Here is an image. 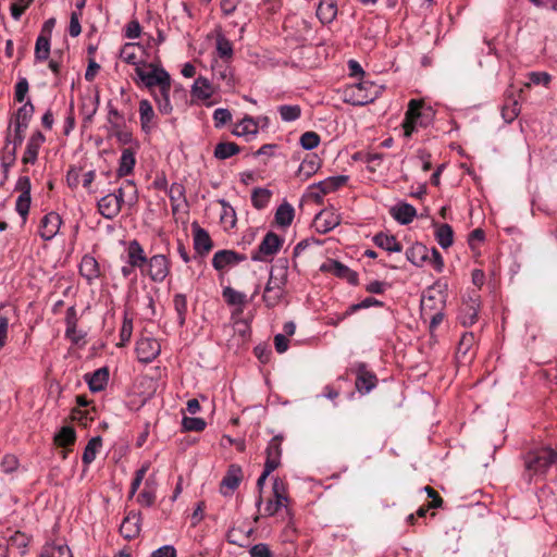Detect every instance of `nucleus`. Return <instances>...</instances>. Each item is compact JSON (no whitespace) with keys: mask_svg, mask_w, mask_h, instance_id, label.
I'll list each match as a JSON object with an SVG mask.
<instances>
[{"mask_svg":"<svg viewBox=\"0 0 557 557\" xmlns=\"http://www.w3.org/2000/svg\"><path fill=\"white\" fill-rule=\"evenodd\" d=\"M522 478L527 483L544 478L552 466L557 465V453L550 447H540L523 456Z\"/></svg>","mask_w":557,"mask_h":557,"instance_id":"obj_1","label":"nucleus"},{"mask_svg":"<svg viewBox=\"0 0 557 557\" xmlns=\"http://www.w3.org/2000/svg\"><path fill=\"white\" fill-rule=\"evenodd\" d=\"M435 119V110L422 99H411L403 121L404 135L411 137L418 127L426 128Z\"/></svg>","mask_w":557,"mask_h":557,"instance_id":"obj_2","label":"nucleus"},{"mask_svg":"<svg viewBox=\"0 0 557 557\" xmlns=\"http://www.w3.org/2000/svg\"><path fill=\"white\" fill-rule=\"evenodd\" d=\"M380 94L379 87L372 82L350 85L344 90V101L352 106H364L373 102Z\"/></svg>","mask_w":557,"mask_h":557,"instance_id":"obj_3","label":"nucleus"},{"mask_svg":"<svg viewBox=\"0 0 557 557\" xmlns=\"http://www.w3.org/2000/svg\"><path fill=\"white\" fill-rule=\"evenodd\" d=\"M149 67H151L150 72L144 71L140 66L135 67V72L144 85L149 89L156 86L159 87V90L171 89L170 74L153 64H149Z\"/></svg>","mask_w":557,"mask_h":557,"instance_id":"obj_4","label":"nucleus"},{"mask_svg":"<svg viewBox=\"0 0 557 557\" xmlns=\"http://www.w3.org/2000/svg\"><path fill=\"white\" fill-rule=\"evenodd\" d=\"M351 372L356 375L355 386L359 393L368 394L377 385V376L369 369L367 363H355Z\"/></svg>","mask_w":557,"mask_h":557,"instance_id":"obj_5","label":"nucleus"},{"mask_svg":"<svg viewBox=\"0 0 557 557\" xmlns=\"http://www.w3.org/2000/svg\"><path fill=\"white\" fill-rule=\"evenodd\" d=\"M282 245L283 239L277 234L274 232H268L259 244L258 249L252 251L251 260L265 261L268 257L274 256Z\"/></svg>","mask_w":557,"mask_h":557,"instance_id":"obj_6","label":"nucleus"},{"mask_svg":"<svg viewBox=\"0 0 557 557\" xmlns=\"http://www.w3.org/2000/svg\"><path fill=\"white\" fill-rule=\"evenodd\" d=\"M147 275L152 282L161 283L170 274V260L164 255H154L147 260Z\"/></svg>","mask_w":557,"mask_h":557,"instance_id":"obj_7","label":"nucleus"},{"mask_svg":"<svg viewBox=\"0 0 557 557\" xmlns=\"http://www.w3.org/2000/svg\"><path fill=\"white\" fill-rule=\"evenodd\" d=\"M480 304V295L476 293L463 299L458 314V319L463 326H471L478 321Z\"/></svg>","mask_w":557,"mask_h":557,"instance_id":"obj_8","label":"nucleus"},{"mask_svg":"<svg viewBox=\"0 0 557 557\" xmlns=\"http://www.w3.org/2000/svg\"><path fill=\"white\" fill-rule=\"evenodd\" d=\"M137 358L143 363L152 362L161 351L160 343L151 337H143L136 343Z\"/></svg>","mask_w":557,"mask_h":557,"instance_id":"obj_9","label":"nucleus"},{"mask_svg":"<svg viewBox=\"0 0 557 557\" xmlns=\"http://www.w3.org/2000/svg\"><path fill=\"white\" fill-rule=\"evenodd\" d=\"M320 270L322 272L332 273L342 280H346L351 285L358 284V274L337 260H327L321 265Z\"/></svg>","mask_w":557,"mask_h":557,"instance_id":"obj_10","label":"nucleus"},{"mask_svg":"<svg viewBox=\"0 0 557 557\" xmlns=\"http://www.w3.org/2000/svg\"><path fill=\"white\" fill-rule=\"evenodd\" d=\"M243 470L238 465H231L220 483V492L224 496L232 495L243 480Z\"/></svg>","mask_w":557,"mask_h":557,"instance_id":"obj_11","label":"nucleus"},{"mask_svg":"<svg viewBox=\"0 0 557 557\" xmlns=\"http://www.w3.org/2000/svg\"><path fill=\"white\" fill-rule=\"evenodd\" d=\"M62 219L59 213L51 211L44 215L39 224V236L44 240H51L59 233Z\"/></svg>","mask_w":557,"mask_h":557,"instance_id":"obj_12","label":"nucleus"},{"mask_svg":"<svg viewBox=\"0 0 557 557\" xmlns=\"http://www.w3.org/2000/svg\"><path fill=\"white\" fill-rule=\"evenodd\" d=\"M245 260H247L246 255L235 250L223 249L213 255L212 265L215 270L221 271L226 267L236 265Z\"/></svg>","mask_w":557,"mask_h":557,"instance_id":"obj_13","label":"nucleus"},{"mask_svg":"<svg viewBox=\"0 0 557 557\" xmlns=\"http://www.w3.org/2000/svg\"><path fill=\"white\" fill-rule=\"evenodd\" d=\"M445 295L441 289L431 287L421 299V309L424 314L436 312L445 307Z\"/></svg>","mask_w":557,"mask_h":557,"instance_id":"obj_14","label":"nucleus"},{"mask_svg":"<svg viewBox=\"0 0 557 557\" xmlns=\"http://www.w3.org/2000/svg\"><path fill=\"white\" fill-rule=\"evenodd\" d=\"M341 223V215L333 209H323L314 218V226L319 233L325 234Z\"/></svg>","mask_w":557,"mask_h":557,"instance_id":"obj_15","label":"nucleus"},{"mask_svg":"<svg viewBox=\"0 0 557 557\" xmlns=\"http://www.w3.org/2000/svg\"><path fill=\"white\" fill-rule=\"evenodd\" d=\"M194 249L200 256H206L213 247L212 239L209 233L199 226L197 222L191 224Z\"/></svg>","mask_w":557,"mask_h":557,"instance_id":"obj_16","label":"nucleus"},{"mask_svg":"<svg viewBox=\"0 0 557 557\" xmlns=\"http://www.w3.org/2000/svg\"><path fill=\"white\" fill-rule=\"evenodd\" d=\"M46 137L40 131H36L29 137L22 162L24 164H35L38 158L39 149L41 145L45 143Z\"/></svg>","mask_w":557,"mask_h":557,"instance_id":"obj_17","label":"nucleus"},{"mask_svg":"<svg viewBox=\"0 0 557 557\" xmlns=\"http://www.w3.org/2000/svg\"><path fill=\"white\" fill-rule=\"evenodd\" d=\"M141 516L140 512L131 511L120 525V533L126 540H133L139 535Z\"/></svg>","mask_w":557,"mask_h":557,"instance_id":"obj_18","label":"nucleus"},{"mask_svg":"<svg viewBox=\"0 0 557 557\" xmlns=\"http://www.w3.org/2000/svg\"><path fill=\"white\" fill-rule=\"evenodd\" d=\"M99 213L107 220H113L121 212L122 206L115 195L108 194L97 203Z\"/></svg>","mask_w":557,"mask_h":557,"instance_id":"obj_19","label":"nucleus"},{"mask_svg":"<svg viewBox=\"0 0 557 557\" xmlns=\"http://www.w3.org/2000/svg\"><path fill=\"white\" fill-rule=\"evenodd\" d=\"M348 181L346 175L330 176L324 181L319 182L313 188L319 189L320 193H312V197L317 200H321L323 195L337 190L339 187L345 185Z\"/></svg>","mask_w":557,"mask_h":557,"instance_id":"obj_20","label":"nucleus"},{"mask_svg":"<svg viewBox=\"0 0 557 557\" xmlns=\"http://www.w3.org/2000/svg\"><path fill=\"white\" fill-rule=\"evenodd\" d=\"M139 120L141 131L145 134H149L157 126V115L152 104L147 99L139 101Z\"/></svg>","mask_w":557,"mask_h":557,"instance_id":"obj_21","label":"nucleus"},{"mask_svg":"<svg viewBox=\"0 0 557 557\" xmlns=\"http://www.w3.org/2000/svg\"><path fill=\"white\" fill-rule=\"evenodd\" d=\"M282 442L283 436L282 435H275L271 438L269 442L267 449H265V462L264 466L269 467L271 466V469L276 470L281 465V456H282Z\"/></svg>","mask_w":557,"mask_h":557,"instance_id":"obj_22","label":"nucleus"},{"mask_svg":"<svg viewBox=\"0 0 557 557\" xmlns=\"http://www.w3.org/2000/svg\"><path fill=\"white\" fill-rule=\"evenodd\" d=\"M127 263L132 267L138 268L140 270L146 267L147 256L143 246L139 244L137 239H133L128 243L127 249Z\"/></svg>","mask_w":557,"mask_h":557,"instance_id":"obj_23","label":"nucleus"},{"mask_svg":"<svg viewBox=\"0 0 557 557\" xmlns=\"http://www.w3.org/2000/svg\"><path fill=\"white\" fill-rule=\"evenodd\" d=\"M389 214L399 224L407 225V224L411 223L413 221V219L417 216V210L410 203L399 202L391 208Z\"/></svg>","mask_w":557,"mask_h":557,"instance_id":"obj_24","label":"nucleus"},{"mask_svg":"<svg viewBox=\"0 0 557 557\" xmlns=\"http://www.w3.org/2000/svg\"><path fill=\"white\" fill-rule=\"evenodd\" d=\"M157 488L156 474H150L145 481L143 491L137 496V503L141 506L151 507L156 502Z\"/></svg>","mask_w":557,"mask_h":557,"instance_id":"obj_25","label":"nucleus"},{"mask_svg":"<svg viewBox=\"0 0 557 557\" xmlns=\"http://www.w3.org/2000/svg\"><path fill=\"white\" fill-rule=\"evenodd\" d=\"M317 17L322 24L332 23L337 15V3L335 0H320L317 8Z\"/></svg>","mask_w":557,"mask_h":557,"instance_id":"obj_26","label":"nucleus"},{"mask_svg":"<svg viewBox=\"0 0 557 557\" xmlns=\"http://www.w3.org/2000/svg\"><path fill=\"white\" fill-rule=\"evenodd\" d=\"M406 258L417 267H423L429 260V249L422 243H414L406 250Z\"/></svg>","mask_w":557,"mask_h":557,"instance_id":"obj_27","label":"nucleus"},{"mask_svg":"<svg viewBox=\"0 0 557 557\" xmlns=\"http://www.w3.org/2000/svg\"><path fill=\"white\" fill-rule=\"evenodd\" d=\"M79 273L88 283H91L100 276L98 261L92 256L85 255L79 264Z\"/></svg>","mask_w":557,"mask_h":557,"instance_id":"obj_28","label":"nucleus"},{"mask_svg":"<svg viewBox=\"0 0 557 557\" xmlns=\"http://www.w3.org/2000/svg\"><path fill=\"white\" fill-rule=\"evenodd\" d=\"M136 164L135 150L133 148H125L122 150L121 158L119 160V168L116 174L119 177H124L133 173Z\"/></svg>","mask_w":557,"mask_h":557,"instance_id":"obj_29","label":"nucleus"},{"mask_svg":"<svg viewBox=\"0 0 557 557\" xmlns=\"http://www.w3.org/2000/svg\"><path fill=\"white\" fill-rule=\"evenodd\" d=\"M295 218V209L294 207L288 203L287 201H284L281 203L274 214V221L277 226L282 228L288 227Z\"/></svg>","mask_w":557,"mask_h":557,"instance_id":"obj_30","label":"nucleus"},{"mask_svg":"<svg viewBox=\"0 0 557 557\" xmlns=\"http://www.w3.org/2000/svg\"><path fill=\"white\" fill-rule=\"evenodd\" d=\"M85 379L88 383L89 389L97 393L106 387L109 380V371L107 368H100L90 375L87 374Z\"/></svg>","mask_w":557,"mask_h":557,"instance_id":"obj_31","label":"nucleus"},{"mask_svg":"<svg viewBox=\"0 0 557 557\" xmlns=\"http://www.w3.org/2000/svg\"><path fill=\"white\" fill-rule=\"evenodd\" d=\"M373 242L377 247L389 252H400L403 250V245L394 235H388L383 232L375 234Z\"/></svg>","mask_w":557,"mask_h":557,"instance_id":"obj_32","label":"nucleus"},{"mask_svg":"<svg viewBox=\"0 0 557 557\" xmlns=\"http://www.w3.org/2000/svg\"><path fill=\"white\" fill-rule=\"evenodd\" d=\"M214 89L212 84L209 82V79L202 76L198 77L191 87V96L200 100H207L211 98Z\"/></svg>","mask_w":557,"mask_h":557,"instance_id":"obj_33","label":"nucleus"},{"mask_svg":"<svg viewBox=\"0 0 557 557\" xmlns=\"http://www.w3.org/2000/svg\"><path fill=\"white\" fill-rule=\"evenodd\" d=\"M24 140V134L23 133H14V138L11 139V133H10V128L8 129V133H7V136H5V149L9 148V145L11 143H13V148L11 150H8V156H9V162L5 161V158H3L2 160V166L3 168H8L10 166L14 160H15V156H16V149L18 146L22 145Z\"/></svg>","mask_w":557,"mask_h":557,"instance_id":"obj_34","label":"nucleus"},{"mask_svg":"<svg viewBox=\"0 0 557 557\" xmlns=\"http://www.w3.org/2000/svg\"><path fill=\"white\" fill-rule=\"evenodd\" d=\"M239 152L240 147L236 143L221 141L215 146L213 156L219 160H225Z\"/></svg>","mask_w":557,"mask_h":557,"instance_id":"obj_35","label":"nucleus"},{"mask_svg":"<svg viewBox=\"0 0 557 557\" xmlns=\"http://www.w3.org/2000/svg\"><path fill=\"white\" fill-rule=\"evenodd\" d=\"M435 238L443 249L449 248L454 243V231L449 224H440L435 231Z\"/></svg>","mask_w":557,"mask_h":557,"instance_id":"obj_36","label":"nucleus"},{"mask_svg":"<svg viewBox=\"0 0 557 557\" xmlns=\"http://www.w3.org/2000/svg\"><path fill=\"white\" fill-rule=\"evenodd\" d=\"M76 442V432L72 426H62L54 435V443L60 447L73 446Z\"/></svg>","mask_w":557,"mask_h":557,"instance_id":"obj_37","label":"nucleus"},{"mask_svg":"<svg viewBox=\"0 0 557 557\" xmlns=\"http://www.w3.org/2000/svg\"><path fill=\"white\" fill-rule=\"evenodd\" d=\"M101 446L102 438L100 436H95L88 441L82 457L85 466H89L96 459L97 453Z\"/></svg>","mask_w":557,"mask_h":557,"instance_id":"obj_38","label":"nucleus"},{"mask_svg":"<svg viewBox=\"0 0 557 557\" xmlns=\"http://www.w3.org/2000/svg\"><path fill=\"white\" fill-rule=\"evenodd\" d=\"M285 293V288L264 287L262 299L268 308H274L283 300Z\"/></svg>","mask_w":557,"mask_h":557,"instance_id":"obj_39","label":"nucleus"},{"mask_svg":"<svg viewBox=\"0 0 557 557\" xmlns=\"http://www.w3.org/2000/svg\"><path fill=\"white\" fill-rule=\"evenodd\" d=\"M384 304L381 300H377L374 297H367L362 301L358 304L350 305L347 310L339 317V320H344L361 309H368L370 307H382Z\"/></svg>","mask_w":557,"mask_h":557,"instance_id":"obj_40","label":"nucleus"},{"mask_svg":"<svg viewBox=\"0 0 557 557\" xmlns=\"http://www.w3.org/2000/svg\"><path fill=\"white\" fill-rule=\"evenodd\" d=\"M258 133V124L252 117H244L234 128L235 136L256 135Z\"/></svg>","mask_w":557,"mask_h":557,"instance_id":"obj_41","label":"nucleus"},{"mask_svg":"<svg viewBox=\"0 0 557 557\" xmlns=\"http://www.w3.org/2000/svg\"><path fill=\"white\" fill-rule=\"evenodd\" d=\"M270 276L275 277L276 281H281L287 284L288 277V260L287 258H278L275 264L271 268Z\"/></svg>","mask_w":557,"mask_h":557,"instance_id":"obj_42","label":"nucleus"},{"mask_svg":"<svg viewBox=\"0 0 557 557\" xmlns=\"http://www.w3.org/2000/svg\"><path fill=\"white\" fill-rule=\"evenodd\" d=\"M173 306L174 310L177 313V321L180 326H184L186 322V313H187V299L184 294H175L173 297Z\"/></svg>","mask_w":557,"mask_h":557,"instance_id":"obj_43","label":"nucleus"},{"mask_svg":"<svg viewBox=\"0 0 557 557\" xmlns=\"http://www.w3.org/2000/svg\"><path fill=\"white\" fill-rule=\"evenodd\" d=\"M50 54V38L46 35H39L35 45V59L45 61Z\"/></svg>","mask_w":557,"mask_h":557,"instance_id":"obj_44","label":"nucleus"},{"mask_svg":"<svg viewBox=\"0 0 557 557\" xmlns=\"http://www.w3.org/2000/svg\"><path fill=\"white\" fill-rule=\"evenodd\" d=\"M28 543L29 537L25 533L16 531L9 537L5 544L8 547L16 548L21 554H25Z\"/></svg>","mask_w":557,"mask_h":557,"instance_id":"obj_45","label":"nucleus"},{"mask_svg":"<svg viewBox=\"0 0 557 557\" xmlns=\"http://www.w3.org/2000/svg\"><path fill=\"white\" fill-rule=\"evenodd\" d=\"M272 492L273 500H278L282 506L286 507L288 504L287 488L280 478H274Z\"/></svg>","mask_w":557,"mask_h":557,"instance_id":"obj_46","label":"nucleus"},{"mask_svg":"<svg viewBox=\"0 0 557 557\" xmlns=\"http://www.w3.org/2000/svg\"><path fill=\"white\" fill-rule=\"evenodd\" d=\"M271 198V191L267 188H255L251 194V202L256 209H263L267 207Z\"/></svg>","mask_w":557,"mask_h":557,"instance_id":"obj_47","label":"nucleus"},{"mask_svg":"<svg viewBox=\"0 0 557 557\" xmlns=\"http://www.w3.org/2000/svg\"><path fill=\"white\" fill-rule=\"evenodd\" d=\"M153 97L161 114H170L172 112L173 107L170 101V89L159 90V94H154Z\"/></svg>","mask_w":557,"mask_h":557,"instance_id":"obj_48","label":"nucleus"},{"mask_svg":"<svg viewBox=\"0 0 557 557\" xmlns=\"http://www.w3.org/2000/svg\"><path fill=\"white\" fill-rule=\"evenodd\" d=\"M320 164V159L315 154L310 156L301 162L299 173L309 177L319 170Z\"/></svg>","mask_w":557,"mask_h":557,"instance_id":"obj_49","label":"nucleus"},{"mask_svg":"<svg viewBox=\"0 0 557 557\" xmlns=\"http://www.w3.org/2000/svg\"><path fill=\"white\" fill-rule=\"evenodd\" d=\"M278 113L284 122H293L300 116L301 109L297 104H283L278 107Z\"/></svg>","mask_w":557,"mask_h":557,"instance_id":"obj_50","label":"nucleus"},{"mask_svg":"<svg viewBox=\"0 0 557 557\" xmlns=\"http://www.w3.org/2000/svg\"><path fill=\"white\" fill-rule=\"evenodd\" d=\"M150 469V462L149 461H146L141 465V467L135 472V476L131 483V488H129V497H133L140 484L143 483V480L145 479V475L146 473L148 472V470Z\"/></svg>","mask_w":557,"mask_h":557,"instance_id":"obj_51","label":"nucleus"},{"mask_svg":"<svg viewBox=\"0 0 557 557\" xmlns=\"http://www.w3.org/2000/svg\"><path fill=\"white\" fill-rule=\"evenodd\" d=\"M41 554L45 557H73L71 549L66 545H47Z\"/></svg>","mask_w":557,"mask_h":557,"instance_id":"obj_52","label":"nucleus"},{"mask_svg":"<svg viewBox=\"0 0 557 557\" xmlns=\"http://www.w3.org/2000/svg\"><path fill=\"white\" fill-rule=\"evenodd\" d=\"M223 297L227 304L233 306H244L246 304V295L232 287L224 288Z\"/></svg>","mask_w":557,"mask_h":557,"instance_id":"obj_53","label":"nucleus"},{"mask_svg":"<svg viewBox=\"0 0 557 557\" xmlns=\"http://www.w3.org/2000/svg\"><path fill=\"white\" fill-rule=\"evenodd\" d=\"M321 138L318 133L308 131L300 136V146L306 150H312L319 146Z\"/></svg>","mask_w":557,"mask_h":557,"instance_id":"obj_54","label":"nucleus"},{"mask_svg":"<svg viewBox=\"0 0 557 557\" xmlns=\"http://www.w3.org/2000/svg\"><path fill=\"white\" fill-rule=\"evenodd\" d=\"M473 342H474V336L472 333H465L460 341H459V344H458V347H457V357L460 358H466L469 350L471 349L472 345H473Z\"/></svg>","mask_w":557,"mask_h":557,"instance_id":"obj_55","label":"nucleus"},{"mask_svg":"<svg viewBox=\"0 0 557 557\" xmlns=\"http://www.w3.org/2000/svg\"><path fill=\"white\" fill-rule=\"evenodd\" d=\"M182 425L186 431L200 432L206 428V421L202 418L184 417Z\"/></svg>","mask_w":557,"mask_h":557,"instance_id":"obj_56","label":"nucleus"},{"mask_svg":"<svg viewBox=\"0 0 557 557\" xmlns=\"http://www.w3.org/2000/svg\"><path fill=\"white\" fill-rule=\"evenodd\" d=\"M216 51L221 58L231 59L233 55V45L224 36L216 38Z\"/></svg>","mask_w":557,"mask_h":557,"instance_id":"obj_57","label":"nucleus"},{"mask_svg":"<svg viewBox=\"0 0 557 557\" xmlns=\"http://www.w3.org/2000/svg\"><path fill=\"white\" fill-rule=\"evenodd\" d=\"M222 205L223 211L221 213V221L224 223H230L231 227H234L236 224V213L234 208L226 202L224 199L219 200Z\"/></svg>","mask_w":557,"mask_h":557,"instance_id":"obj_58","label":"nucleus"},{"mask_svg":"<svg viewBox=\"0 0 557 557\" xmlns=\"http://www.w3.org/2000/svg\"><path fill=\"white\" fill-rule=\"evenodd\" d=\"M122 126L121 124H113V128H111L113 135L121 145L132 144L134 141L133 134L127 129H123Z\"/></svg>","mask_w":557,"mask_h":557,"instance_id":"obj_59","label":"nucleus"},{"mask_svg":"<svg viewBox=\"0 0 557 557\" xmlns=\"http://www.w3.org/2000/svg\"><path fill=\"white\" fill-rule=\"evenodd\" d=\"M35 108L33 103L28 100L26 101L14 114L13 120L21 121V122H28L30 121L33 114H34Z\"/></svg>","mask_w":557,"mask_h":557,"instance_id":"obj_60","label":"nucleus"},{"mask_svg":"<svg viewBox=\"0 0 557 557\" xmlns=\"http://www.w3.org/2000/svg\"><path fill=\"white\" fill-rule=\"evenodd\" d=\"M214 76L218 79L225 82L226 86L233 85V74L227 65L219 64L213 67Z\"/></svg>","mask_w":557,"mask_h":557,"instance_id":"obj_61","label":"nucleus"},{"mask_svg":"<svg viewBox=\"0 0 557 557\" xmlns=\"http://www.w3.org/2000/svg\"><path fill=\"white\" fill-rule=\"evenodd\" d=\"M135 46H138V44H132V42H127L124 45V47L122 48L121 50V58L128 64H132V65H136V66H139L138 65V61H137V55L136 53L133 51L134 47Z\"/></svg>","mask_w":557,"mask_h":557,"instance_id":"obj_62","label":"nucleus"},{"mask_svg":"<svg viewBox=\"0 0 557 557\" xmlns=\"http://www.w3.org/2000/svg\"><path fill=\"white\" fill-rule=\"evenodd\" d=\"M30 208V197L18 196L15 202V210L22 216L23 223L26 222Z\"/></svg>","mask_w":557,"mask_h":557,"instance_id":"obj_63","label":"nucleus"},{"mask_svg":"<svg viewBox=\"0 0 557 557\" xmlns=\"http://www.w3.org/2000/svg\"><path fill=\"white\" fill-rule=\"evenodd\" d=\"M250 557H272V552L268 544L259 543L249 550Z\"/></svg>","mask_w":557,"mask_h":557,"instance_id":"obj_64","label":"nucleus"}]
</instances>
